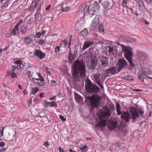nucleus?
<instances>
[{
	"mask_svg": "<svg viewBox=\"0 0 152 152\" xmlns=\"http://www.w3.org/2000/svg\"><path fill=\"white\" fill-rule=\"evenodd\" d=\"M74 78L76 81H78L80 79V75L81 77H84L86 75V70L85 65L83 61H75L73 65Z\"/></svg>",
	"mask_w": 152,
	"mask_h": 152,
	"instance_id": "nucleus-1",
	"label": "nucleus"
},
{
	"mask_svg": "<svg viewBox=\"0 0 152 152\" xmlns=\"http://www.w3.org/2000/svg\"><path fill=\"white\" fill-rule=\"evenodd\" d=\"M101 98L98 95L92 96H87L86 98L85 102H89V105L93 107H97L100 104Z\"/></svg>",
	"mask_w": 152,
	"mask_h": 152,
	"instance_id": "nucleus-2",
	"label": "nucleus"
},
{
	"mask_svg": "<svg viewBox=\"0 0 152 152\" xmlns=\"http://www.w3.org/2000/svg\"><path fill=\"white\" fill-rule=\"evenodd\" d=\"M100 9L99 5L97 4H92L89 6L86 5L84 8V14L86 15H92L94 14L96 10Z\"/></svg>",
	"mask_w": 152,
	"mask_h": 152,
	"instance_id": "nucleus-3",
	"label": "nucleus"
},
{
	"mask_svg": "<svg viewBox=\"0 0 152 152\" xmlns=\"http://www.w3.org/2000/svg\"><path fill=\"white\" fill-rule=\"evenodd\" d=\"M122 50L125 53V57L131 65L132 66L133 64L132 62V50L133 48L127 46L121 45Z\"/></svg>",
	"mask_w": 152,
	"mask_h": 152,
	"instance_id": "nucleus-4",
	"label": "nucleus"
},
{
	"mask_svg": "<svg viewBox=\"0 0 152 152\" xmlns=\"http://www.w3.org/2000/svg\"><path fill=\"white\" fill-rule=\"evenodd\" d=\"M85 88L86 91L88 93H96L99 90L98 87L95 85L93 84L89 80L86 82Z\"/></svg>",
	"mask_w": 152,
	"mask_h": 152,
	"instance_id": "nucleus-5",
	"label": "nucleus"
},
{
	"mask_svg": "<svg viewBox=\"0 0 152 152\" xmlns=\"http://www.w3.org/2000/svg\"><path fill=\"white\" fill-rule=\"evenodd\" d=\"M98 117L99 121L96 123L95 127L101 129L102 131L104 127V111H99L98 113Z\"/></svg>",
	"mask_w": 152,
	"mask_h": 152,
	"instance_id": "nucleus-6",
	"label": "nucleus"
},
{
	"mask_svg": "<svg viewBox=\"0 0 152 152\" xmlns=\"http://www.w3.org/2000/svg\"><path fill=\"white\" fill-rule=\"evenodd\" d=\"M106 41H105V48L106 51H108L110 54L115 55L117 54L118 50L115 47L111 44H109Z\"/></svg>",
	"mask_w": 152,
	"mask_h": 152,
	"instance_id": "nucleus-7",
	"label": "nucleus"
},
{
	"mask_svg": "<svg viewBox=\"0 0 152 152\" xmlns=\"http://www.w3.org/2000/svg\"><path fill=\"white\" fill-rule=\"evenodd\" d=\"M129 111L132 115V119H136L138 117V114L141 116L143 114V112L142 110H138L136 108L131 107L129 109Z\"/></svg>",
	"mask_w": 152,
	"mask_h": 152,
	"instance_id": "nucleus-8",
	"label": "nucleus"
},
{
	"mask_svg": "<svg viewBox=\"0 0 152 152\" xmlns=\"http://www.w3.org/2000/svg\"><path fill=\"white\" fill-rule=\"evenodd\" d=\"M127 66V62L124 59L120 58L118 60L117 64V68L118 71H121L122 69L126 68Z\"/></svg>",
	"mask_w": 152,
	"mask_h": 152,
	"instance_id": "nucleus-9",
	"label": "nucleus"
},
{
	"mask_svg": "<svg viewBox=\"0 0 152 152\" xmlns=\"http://www.w3.org/2000/svg\"><path fill=\"white\" fill-rule=\"evenodd\" d=\"M38 78H32L33 81L34 83L38 85L43 86L44 85L45 83L44 79L40 73L38 74Z\"/></svg>",
	"mask_w": 152,
	"mask_h": 152,
	"instance_id": "nucleus-10",
	"label": "nucleus"
},
{
	"mask_svg": "<svg viewBox=\"0 0 152 152\" xmlns=\"http://www.w3.org/2000/svg\"><path fill=\"white\" fill-rule=\"evenodd\" d=\"M117 122L116 119L111 118L108 123V127L110 130H112L115 128Z\"/></svg>",
	"mask_w": 152,
	"mask_h": 152,
	"instance_id": "nucleus-11",
	"label": "nucleus"
},
{
	"mask_svg": "<svg viewBox=\"0 0 152 152\" xmlns=\"http://www.w3.org/2000/svg\"><path fill=\"white\" fill-rule=\"evenodd\" d=\"M121 118L125 120L126 122H129L131 118L130 114L128 112H121Z\"/></svg>",
	"mask_w": 152,
	"mask_h": 152,
	"instance_id": "nucleus-12",
	"label": "nucleus"
},
{
	"mask_svg": "<svg viewBox=\"0 0 152 152\" xmlns=\"http://www.w3.org/2000/svg\"><path fill=\"white\" fill-rule=\"evenodd\" d=\"M99 16L96 15L94 19L93 20L91 25V28L94 29L98 25L99 23Z\"/></svg>",
	"mask_w": 152,
	"mask_h": 152,
	"instance_id": "nucleus-13",
	"label": "nucleus"
},
{
	"mask_svg": "<svg viewBox=\"0 0 152 152\" xmlns=\"http://www.w3.org/2000/svg\"><path fill=\"white\" fill-rule=\"evenodd\" d=\"M34 55L40 59H44L46 56L45 53H43L40 50H37L34 54Z\"/></svg>",
	"mask_w": 152,
	"mask_h": 152,
	"instance_id": "nucleus-14",
	"label": "nucleus"
},
{
	"mask_svg": "<svg viewBox=\"0 0 152 152\" xmlns=\"http://www.w3.org/2000/svg\"><path fill=\"white\" fill-rule=\"evenodd\" d=\"M33 37L35 38V36L32 34L29 36H26L23 38V42L25 44L27 45L29 44L32 41Z\"/></svg>",
	"mask_w": 152,
	"mask_h": 152,
	"instance_id": "nucleus-15",
	"label": "nucleus"
},
{
	"mask_svg": "<svg viewBox=\"0 0 152 152\" xmlns=\"http://www.w3.org/2000/svg\"><path fill=\"white\" fill-rule=\"evenodd\" d=\"M94 80L97 84V85L100 86L102 88H104L103 85L102 83L101 82L100 80V75L98 74H95L94 75Z\"/></svg>",
	"mask_w": 152,
	"mask_h": 152,
	"instance_id": "nucleus-16",
	"label": "nucleus"
},
{
	"mask_svg": "<svg viewBox=\"0 0 152 152\" xmlns=\"http://www.w3.org/2000/svg\"><path fill=\"white\" fill-rule=\"evenodd\" d=\"M146 59V56L145 54L143 53H140L137 58V60L142 64L144 63Z\"/></svg>",
	"mask_w": 152,
	"mask_h": 152,
	"instance_id": "nucleus-17",
	"label": "nucleus"
},
{
	"mask_svg": "<svg viewBox=\"0 0 152 152\" xmlns=\"http://www.w3.org/2000/svg\"><path fill=\"white\" fill-rule=\"evenodd\" d=\"M143 72V69L140 68L139 70V72L137 74V76L138 79L140 80H141L142 81L144 82L143 79H145L146 78L145 75H144Z\"/></svg>",
	"mask_w": 152,
	"mask_h": 152,
	"instance_id": "nucleus-18",
	"label": "nucleus"
},
{
	"mask_svg": "<svg viewBox=\"0 0 152 152\" xmlns=\"http://www.w3.org/2000/svg\"><path fill=\"white\" fill-rule=\"evenodd\" d=\"M42 19L41 14L37 12L35 14L34 22L36 24L39 23Z\"/></svg>",
	"mask_w": 152,
	"mask_h": 152,
	"instance_id": "nucleus-19",
	"label": "nucleus"
},
{
	"mask_svg": "<svg viewBox=\"0 0 152 152\" xmlns=\"http://www.w3.org/2000/svg\"><path fill=\"white\" fill-rule=\"evenodd\" d=\"M97 59L96 57L94 56L92 57L90 61L91 68L92 69H94L95 66H96Z\"/></svg>",
	"mask_w": 152,
	"mask_h": 152,
	"instance_id": "nucleus-20",
	"label": "nucleus"
},
{
	"mask_svg": "<svg viewBox=\"0 0 152 152\" xmlns=\"http://www.w3.org/2000/svg\"><path fill=\"white\" fill-rule=\"evenodd\" d=\"M74 97L76 102L78 103H80L83 101V97L76 93L74 94Z\"/></svg>",
	"mask_w": 152,
	"mask_h": 152,
	"instance_id": "nucleus-21",
	"label": "nucleus"
},
{
	"mask_svg": "<svg viewBox=\"0 0 152 152\" xmlns=\"http://www.w3.org/2000/svg\"><path fill=\"white\" fill-rule=\"evenodd\" d=\"M19 27L15 26L11 31V34L14 36L17 35L19 34Z\"/></svg>",
	"mask_w": 152,
	"mask_h": 152,
	"instance_id": "nucleus-22",
	"label": "nucleus"
},
{
	"mask_svg": "<svg viewBox=\"0 0 152 152\" xmlns=\"http://www.w3.org/2000/svg\"><path fill=\"white\" fill-rule=\"evenodd\" d=\"M93 42H85L83 45L82 50H83L88 48L90 46L93 44Z\"/></svg>",
	"mask_w": 152,
	"mask_h": 152,
	"instance_id": "nucleus-23",
	"label": "nucleus"
},
{
	"mask_svg": "<svg viewBox=\"0 0 152 152\" xmlns=\"http://www.w3.org/2000/svg\"><path fill=\"white\" fill-rule=\"evenodd\" d=\"M105 126H106V118H108L110 115L109 110L105 106Z\"/></svg>",
	"mask_w": 152,
	"mask_h": 152,
	"instance_id": "nucleus-24",
	"label": "nucleus"
},
{
	"mask_svg": "<svg viewBox=\"0 0 152 152\" xmlns=\"http://www.w3.org/2000/svg\"><path fill=\"white\" fill-rule=\"evenodd\" d=\"M143 74L145 76L148 75L152 73V71L148 68H144L143 69Z\"/></svg>",
	"mask_w": 152,
	"mask_h": 152,
	"instance_id": "nucleus-25",
	"label": "nucleus"
},
{
	"mask_svg": "<svg viewBox=\"0 0 152 152\" xmlns=\"http://www.w3.org/2000/svg\"><path fill=\"white\" fill-rule=\"evenodd\" d=\"M116 110L117 111V114L118 115H120L121 112H120L121 106L117 102H116L115 104Z\"/></svg>",
	"mask_w": 152,
	"mask_h": 152,
	"instance_id": "nucleus-26",
	"label": "nucleus"
},
{
	"mask_svg": "<svg viewBox=\"0 0 152 152\" xmlns=\"http://www.w3.org/2000/svg\"><path fill=\"white\" fill-rule=\"evenodd\" d=\"M87 146L85 144H81L80 146V148L81 151L84 152L87 150Z\"/></svg>",
	"mask_w": 152,
	"mask_h": 152,
	"instance_id": "nucleus-27",
	"label": "nucleus"
},
{
	"mask_svg": "<svg viewBox=\"0 0 152 152\" xmlns=\"http://www.w3.org/2000/svg\"><path fill=\"white\" fill-rule=\"evenodd\" d=\"M98 30L100 33H104V23H101L98 27Z\"/></svg>",
	"mask_w": 152,
	"mask_h": 152,
	"instance_id": "nucleus-28",
	"label": "nucleus"
},
{
	"mask_svg": "<svg viewBox=\"0 0 152 152\" xmlns=\"http://www.w3.org/2000/svg\"><path fill=\"white\" fill-rule=\"evenodd\" d=\"M88 34L87 30L85 28L80 33V35L83 36V37L86 36Z\"/></svg>",
	"mask_w": 152,
	"mask_h": 152,
	"instance_id": "nucleus-29",
	"label": "nucleus"
},
{
	"mask_svg": "<svg viewBox=\"0 0 152 152\" xmlns=\"http://www.w3.org/2000/svg\"><path fill=\"white\" fill-rule=\"evenodd\" d=\"M36 6L37 5H36V4L35 3H32L28 10L29 11H32L34 10Z\"/></svg>",
	"mask_w": 152,
	"mask_h": 152,
	"instance_id": "nucleus-30",
	"label": "nucleus"
},
{
	"mask_svg": "<svg viewBox=\"0 0 152 152\" xmlns=\"http://www.w3.org/2000/svg\"><path fill=\"white\" fill-rule=\"evenodd\" d=\"M119 130L122 133H126L127 132V129L126 127L121 126H120Z\"/></svg>",
	"mask_w": 152,
	"mask_h": 152,
	"instance_id": "nucleus-31",
	"label": "nucleus"
},
{
	"mask_svg": "<svg viewBox=\"0 0 152 152\" xmlns=\"http://www.w3.org/2000/svg\"><path fill=\"white\" fill-rule=\"evenodd\" d=\"M27 30V28L25 26H23L21 27V31L23 34H24Z\"/></svg>",
	"mask_w": 152,
	"mask_h": 152,
	"instance_id": "nucleus-32",
	"label": "nucleus"
},
{
	"mask_svg": "<svg viewBox=\"0 0 152 152\" xmlns=\"http://www.w3.org/2000/svg\"><path fill=\"white\" fill-rule=\"evenodd\" d=\"M69 9V8L68 7H64L63 4L61 5V10L62 12H67Z\"/></svg>",
	"mask_w": 152,
	"mask_h": 152,
	"instance_id": "nucleus-33",
	"label": "nucleus"
},
{
	"mask_svg": "<svg viewBox=\"0 0 152 152\" xmlns=\"http://www.w3.org/2000/svg\"><path fill=\"white\" fill-rule=\"evenodd\" d=\"M68 41L66 40L62 41L60 44L61 46L62 47H65L67 44Z\"/></svg>",
	"mask_w": 152,
	"mask_h": 152,
	"instance_id": "nucleus-34",
	"label": "nucleus"
},
{
	"mask_svg": "<svg viewBox=\"0 0 152 152\" xmlns=\"http://www.w3.org/2000/svg\"><path fill=\"white\" fill-rule=\"evenodd\" d=\"M111 74H113V73L110 69L107 70L105 71V76L107 75V76H110Z\"/></svg>",
	"mask_w": 152,
	"mask_h": 152,
	"instance_id": "nucleus-35",
	"label": "nucleus"
},
{
	"mask_svg": "<svg viewBox=\"0 0 152 152\" xmlns=\"http://www.w3.org/2000/svg\"><path fill=\"white\" fill-rule=\"evenodd\" d=\"M45 69L47 72L48 74H51L54 72L53 70L52 69L49 68L47 67H46Z\"/></svg>",
	"mask_w": 152,
	"mask_h": 152,
	"instance_id": "nucleus-36",
	"label": "nucleus"
},
{
	"mask_svg": "<svg viewBox=\"0 0 152 152\" xmlns=\"http://www.w3.org/2000/svg\"><path fill=\"white\" fill-rule=\"evenodd\" d=\"M43 106L44 107H50V102H48L47 101L43 102H42Z\"/></svg>",
	"mask_w": 152,
	"mask_h": 152,
	"instance_id": "nucleus-37",
	"label": "nucleus"
},
{
	"mask_svg": "<svg viewBox=\"0 0 152 152\" xmlns=\"http://www.w3.org/2000/svg\"><path fill=\"white\" fill-rule=\"evenodd\" d=\"M57 84V82L55 80H51L50 84V86L53 87H55Z\"/></svg>",
	"mask_w": 152,
	"mask_h": 152,
	"instance_id": "nucleus-38",
	"label": "nucleus"
},
{
	"mask_svg": "<svg viewBox=\"0 0 152 152\" xmlns=\"http://www.w3.org/2000/svg\"><path fill=\"white\" fill-rule=\"evenodd\" d=\"M52 20L53 18L51 17H48L45 18L44 20L46 21L47 23H48L52 21Z\"/></svg>",
	"mask_w": 152,
	"mask_h": 152,
	"instance_id": "nucleus-39",
	"label": "nucleus"
},
{
	"mask_svg": "<svg viewBox=\"0 0 152 152\" xmlns=\"http://www.w3.org/2000/svg\"><path fill=\"white\" fill-rule=\"evenodd\" d=\"M39 89L37 87H35L33 88L32 93L33 94H35L37 92L39 91Z\"/></svg>",
	"mask_w": 152,
	"mask_h": 152,
	"instance_id": "nucleus-40",
	"label": "nucleus"
},
{
	"mask_svg": "<svg viewBox=\"0 0 152 152\" xmlns=\"http://www.w3.org/2000/svg\"><path fill=\"white\" fill-rule=\"evenodd\" d=\"M5 127H0V137H1L3 135V133Z\"/></svg>",
	"mask_w": 152,
	"mask_h": 152,
	"instance_id": "nucleus-41",
	"label": "nucleus"
},
{
	"mask_svg": "<svg viewBox=\"0 0 152 152\" xmlns=\"http://www.w3.org/2000/svg\"><path fill=\"white\" fill-rule=\"evenodd\" d=\"M14 64L17 65H20L22 64L23 62L22 61L20 60H18L16 61H14L13 62Z\"/></svg>",
	"mask_w": 152,
	"mask_h": 152,
	"instance_id": "nucleus-42",
	"label": "nucleus"
},
{
	"mask_svg": "<svg viewBox=\"0 0 152 152\" xmlns=\"http://www.w3.org/2000/svg\"><path fill=\"white\" fill-rule=\"evenodd\" d=\"M24 65L23 64H21L20 65H18L16 66V69H17L19 70L24 69Z\"/></svg>",
	"mask_w": 152,
	"mask_h": 152,
	"instance_id": "nucleus-43",
	"label": "nucleus"
},
{
	"mask_svg": "<svg viewBox=\"0 0 152 152\" xmlns=\"http://www.w3.org/2000/svg\"><path fill=\"white\" fill-rule=\"evenodd\" d=\"M127 80L132 81L133 80V77L130 76H125L124 77Z\"/></svg>",
	"mask_w": 152,
	"mask_h": 152,
	"instance_id": "nucleus-44",
	"label": "nucleus"
},
{
	"mask_svg": "<svg viewBox=\"0 0 152 152\" xmlns=\"http://www.w3.org/2000/svg\"><path fill=\"white\" fill-rule=\"evenodd\" d=\"M50 106L52 107H57V105L56 102L54 101H52L50 102Z\"/></svg>",
	"mask_w": 152,
	"mask_h": 152,
	"instance_id": "nucleus-45",
	"label": "nucleus"
},
{
	"mask_svg": "<svg viewBox=\"0 0 152 152\" xmlns=\"http://www.w3.org/2000/svg\"><path fill=\"white\" fill-rule=\"evenodd\" d=\"M33 21V18L32 17L30 18V19H28L27 21V22L28 24L29 25L31 24Z\"/></svg>",
	"mask_w": 152,
	"mask_h": 152,
	"instance_id": "nucleus-46",
	"label": "nucleus"
},
{
	"mask_svg": "<svg viewBox=\"0 0 152 152\" xmlns=\"http://www.w3.org/2000/svg\"><path fill=\"white\" fill-rule=\"evenodd\" d=\"M99 59L100 61L102 62V64L103 65H104V57L102 56H101L99 57Z\"/></svg>",
	"mask_w": 152,
	"mask_h": 152,
	"instance_id": "nucleus-47",
	"label": "nucleus"
},
{
	"mask_svg": "<svg viewBox=\"0 0 152 152\" xmlns=\"http://www.w3.org/2000/svg\"><path fill=\"white\" fill-rule=\"evenodd\" d=\"M24 20H23V19H20L15 26L19 27V26L24 21Z\"/></svg>",
	"mask_w": 152,
	"mask_h": 152,
	"instance_id": "nucleus-48",
	"label": "nucleus"
},
{
	"mask_svg": "<svg viewBox=\"0 0 152 152\" xmlns=\"http://www.w3.org/2000/svg\"><path fill=\"white\" fill-rule=\"evenodd\" d=\"M10 74L12 78H16L17 77V75L15 72H11Z\"/></svg>",
	"mask_w": 152,
	"mask_h": 152,
	"instance_id": "nucleus-49",
	"label": "nucleus"
},
{
	"mask_svg": "<svg viewBox=\"0 0 152 152\" xmlns=\"http://www.w3.org/2000/svg\"><path fill=\"white\" fill-rule=\"evenodd\" d=\"M127 0H123L121 5L124 7H126L127 6Z\"/></svg>",
	"mask_w": 152,
	"mask_h": 152,
	"instance_id": "nucleus-50",
	"label": "nucleus"
},
{
	"mask_svg": "<svg viewBox=\"0 0 152 152\" xmlns=\"http://www.w3.org/2000/svg\"><path fill=\"white\" fill-rule=\"evenodd\" d=\"M32 74V73L31 71H28L27 72V75H28L29 78L31 79V78L32 79L33 78L32 77L31 75Z\"/></svg>",
	"mask_w": 152,
	"mask_h": 152,
	"instance_id": "nucleus-51",
	"label": "nucleus"
},
{
	"mask_svg": "<svg viewBox=\"0 0 152 152\" xmlns=\"http://www.w3.org/2000/svg\"><path fill=\"white\" fill-rule=\"evenodd\" d=\"M59 117L63 121H66V119L63 115H59Z\"/></svg>",
	"mask_w": 152,
	"mask_h": 152,
	"instance_id": "nucleus-52",
	"label": "nucleus"
},
{
	"mask_svg": "<svg viewBox=\"0 0 152 152\" xmlns=\"http://www.w3.org/2000/svg\"><path fill=\"white\" fill-rule=\"evenodd\" d=\"M140 1L139 2V7H140L142 8L143 6V3L142 1V0H139Z\"/></svg>",
	"mask_w": 152,
	"mask_h": 152,
	"instance_id": "nucleus-53",
	"label": "nucleus"
},
{
	"mask_svg": "<svg viewBox=\"0 0 152 152\" xmlns=\"http://www.w3.org/2000/svg\"><path fill=\"white\" fill-rule=\"evenodd\" d=\"M115 147L117 149L120 148L121 147V145L118 143H117L115 145Z\"/></svg>",
	"mask_w": 152,
	"mask_h": 152,
	"instance_id": "nucleus-54",
	"label": "nucleus"
},
{
	"mask_svg": "<svg viewBox=\"0 0 152 152\" xmlns=\"http://www.w3.org/2000/svg\"><path fill=\"white\" fill-rule=\"evenodd\" d=\"M41 36V33L40 32H37L36 34V38H39Z\"/></svg>",
	"mask_w": 152,
	"mask_h": 152,
	"instance_id": "nucleus-55",
	"label": "nucleus"
},
{
	"mask_svg": "<svg viewBox=\"0 0 152 152\" xmlns=\"http://www.w3.org/2000/svg\"><path fill=\"white\" fill-rule=\"evenodd\" d=\"M110 69L111 70L113 74H114L115 73L116 70L115 68L113 67L111 68V69Z\"/></svg>",
	"mask_w": 152,
	"mask_h": 152,
	"instance_id": "nucleus-56",
	"label": "nucleus"
},
{
	"mask_svg": "<svg viewBox=\"0 0 152 152\" xmlns=\"http://www.w3.org/2000/svg\"><path fill=\"white\" fill-rule=\"evenodd\" d=\"M110 69L111 70L113 74H114L115 73L116 70L115 68L113 67L111 68V69Z\"/></svg>",
	"mask_w": 152,
	"mask_h": 152,
	"instance_id": "nucleus-57",
	"label": "nucleus"
},
{
	"mask_svg": "<svg viewBox=\"0 0 152 152\" xmlns=\"http://www.w3.org/2000/svg\"><path fill=\"white\" fill-rule=\"evenodd\" d=\"M5 145V144L4 142H0V146L1 147H4Z\"/></svg>",
	"mask_w": 152,
	"mask_h": 152,
	"instance_id": "nucleus-58",
	"label": "nucleus"
},
{
	"mask_svg": "<svg viewBox=\"0 0 152 152\" xmlns=\"http://www.w3.org/2000/svg\"><path fill=\"white\" fill-rule=\"evenodd\" d=\"M60 48L59 46H57L55 48V51L56 52H59L60 50Z\"/></svg>",
	"mask_w": 152,
	"mask_h": 152,
	"instance_id": "nucleus-59",
	"label": "nucleus"
},
{
	"mask_svg": "<svg viewBox=\"0 0 152 152\" xmlns=\"http://www.w3.org/2000/svg\"><path fill=\"white\" fill-rule=\"evenodd\" d=\"M16 69V66L13 65H12V66L11 67V69L12 71H15Z\"/></svg>",
	"mask_w": 152,
	"mask_h": 152,
	"instance_id": "nucleus-60",
	"label": "nucleus"
},
{
	"mask_svg": "<svg viewBox=\"0 0 152 152\" xmlns=\"http://www.w3.org/2000/svg\"><path fill=\"white\" fill-rule=\"evenodd\" d=\"M130 41L132 43L135 42L136 41V39L134 38H132L130 39Z\"/></svg>",
	"mask_w": 152,
	"mask_h": 152,
	"instance_id": "nucleus-61",
	"label": "nucleus"
},
{
	"mask_svg": "<svg viewBox=\"0 0 152 152\" xmlns=\"http://www.w3.org/2000/svg\"><path fill=\"white\" fill-rule=\"evenodd\" d=\"M110 3L108 2H105V8L109 7L110 6Z\"/></svg>",
	"mask_w": 152,
	"mask_h": 152,
	"instance_id": "nucleus-62",
	"label": "nucleus"
},
{
	"mask_svg": "<svg viewBox=\"0 0 152 152\" xmlns=\"http://www.w3.org/2000/svg\"><path fill=\"white\" fill-rule=\"evenodd\" d=\"M73 55L72 54H69V58L70 60H72L73 59Z\"/></svg>",
	"mask_w": 152,
	"mask_h": 152,
	"instance_id": "nucleus-63",
	"label": "nucleus"
},
{
	"mask_svg": "<svg viewBox=\"0 0 152 152\" xmlns=\"http://www.w3.org/2000/svg\"><path fill=\"white\" fill-rule=\"evenodd\" d=\"M44 41L43 40H40L39 41H38V43L39 44L42 45L44 42Z\"/></svg>",
	"mask_w": 152,
	"mask_h": 152,
	"instance_id": "nucleus-64",
	"label": "nucleus"
}]
</instances>
